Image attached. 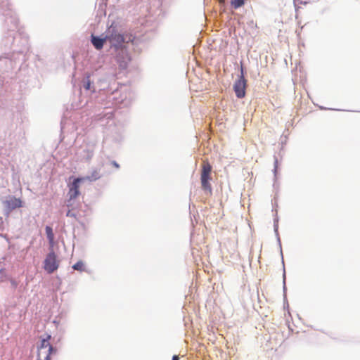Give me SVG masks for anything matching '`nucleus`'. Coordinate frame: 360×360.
<instances>
[{"instance_id":"nucleus-1","label":"nucleus","mask_w":360,"mask_h":360,"mask_svg":"<svg viewBox=\"0 0 360 360\" xmlns=\"http://www.w3.org/2000/svg\"><path fill=\"white\" fill-rule=\"evenodd\" d=\"M212 167L208 160H203L201 165L200 183L202 190L210 194L212 193V191L210 184V181H212Z\"/></svg>"},{"instance_id":"nucleus-2","label":"nucleus","mask_w":360,"mask_h":360,"mask_svg":"<svg viewBox=\"0 0 360 360\" xmlns=\"http://www.w3.org/2000/svg\"><path fill=\"white\" fill-rule=\"evenodd\" d=\"M51 335H47L45 338L41 339L38 346L37 360H51V355L56 352L50 343Z\"/></svg>"},{"instance_id":"nucleus-3","label":"nucleus","mask_w":360,"mask_h":360,"mask_svg":"<svg viewBox=\"0 0 360 360\" xmlns=\"http://www.w3.org/2000/svg\"><path fill=\"white\" fill-rule=\"evenodd\" d=\"M59 260L53 250H51L44 261V269L49 274H53L59 267Z\"/></svg>"},{"instance_id":"nucleus-4","label":"nucleus","mask_w":360,"mask_h":360,"mask_svg":"<svg viewBox=\"0 0 360 360\" xmlns=\"http://www.w3.org/2000/svg\"><path fill=\"white\" fill-rule=\"evenodd\" d=\"M84 181V179H82V177L75 178L74 181L68 185V207L71 205L70 201L76 199L79 195V184Z\"/></svg>"},{"instance_id":"nucleus-5","label":"nucleus","mask_w":360,"mask_h":360,"mask_svg":"<svg viewBox=\"0 0 360 360\" xmlns=\"http://www.w3.org/2000/svg\"><path fill=\"white\" fill-rule=\"evenodd\" d=\"M131 35L128 36L127 34L124 35L117 32H113L108 37V39L114 46L118 47L122 46L123 43L129 42L131 41Z\"/></svg>"},{"instance_id":"nucleus-6","label":"nucleus","mask_w":360,"mask_h":360,"mask_svg":"<svg viewBox=\"0 0 360 360\" xmlns=\"http://www.w3.org/2000/svg\"><path fill=\"white\" fill-rule=\"evenodd\" d=\"M6 212L9 214L13 210L22 207V202L20 198L14 196L10 197L3 202Z\"/></svg>"},{"instance_id":"nucleus-7","label":"nucleus","mask_w":360,"mask_h":360,"mask_svg":"<svg viewBox=\"0 0 360 360\" xmlns=\"http://www.w3.org/2000/svg\"><path fill=\"white\" fill-rule=\"evenodd\" d=\"M246 80L242 73L240 78L236 81L233 89L238 98H242L245 96Z\"/></svg>"},{"instance_id":"nucleus-8","label":"nucleus","mask_w":360,"mask_h":360,"mask_svg":"<svg viewBox=\"0 0 360 360\" xmlns=\"http://www.w3.org/2000/svg\"><path fill=\"white\" fill-rule=\"evenodd\" d=\"M104 42H105V39L97 37L92 36L91 43L93 44V45L94 46V47L96 49H98V50L101 49L103 46Z\"/></svg>"},{"instance_id":"nucleus-9","label":"nucleus","mask_w":360,"mask_h":360,"mask_svg":"<svg viewBox=\"0 0 360 360\" xmlns=\"http://www.w3.org/2000/svg\"><path fill=\"white\" fill-rule=\"evenodd\" d=\"M100 178V174L98 170H94L90 176H86L84 177H82V179H84V181H96Z\"/></svg>"},{"instance_id":"nucleus-10","label":"nucleus","mask_w":360,"mask_h":360,"mask_svg":"<svg viewBox=\"0 0 360 360\" xmlns=\"http://www.w3.org/2000/svg\"><path fill=\"white\" fill-rule=\"evenodd\" d=\"M45 230H46L47 238H48L49 243L52 245L53 243V240H54V234H53L52 228L47 226L46 227Z\"/></svg>"},{"instance_id":"nucleus-11","label":"nucleus","mask_w":360,"mask_h":360,"mask_svg":"<svg viewBox=\"0 0 360 360\" xmlns=\"http://www.w3.org/2000/svg\"><path fill=\"white\" fill-rule=\"evenodd\" d=\"M245 3V0H231V4L235 8L243 6Z\"/></svg>"},{"instance_id":"nucleus-12","label":"nucleus","mask_w":360,"mask_h":360,"mask_svg":"<svg viewBox=\"0 0 360 360\" xmlns=\"http://www.w3.org/2000/svg\"><path fill=\"white\" fill-rule=\"evenodd\" d=\"M72 268L75 269V270H77V271H83L84 270V264L81 261H79L77 262L76 264H75L73 266H72Z\"/></svg>"},{"instance_id":"nucleus-13","label":"nucleus","mask_w":360,"mask_h":360,"mask_svg":"<svg viewBox=\"0 0 360 360\" xmlns=\"http://www.w3.org/2000/svg\"><path fill=\"white\" fill-rule=\"evenodd\" d=\"M66 216L68 217H73V218L77 217V214L75 212H73L71 210H69L68 211V212L66 213Z\"/></svg>"},{"instance_id":"nucleus-14","label":"nucleus","mask_w":360,"mask_h":360,"mask_svg":"<svg viewBox=\"0 0 360 360\" xmlns=\"http://www.w3.org/2000/svg\"><path fill=\"white\" fill-rule=\"evenodd\" d=\"M172 360H179V356H176V355H174V356L172 357Z\"/></svg>"},{"instance_id":"nucleus-15","label":"nucleus","mask_w":360,"mask_h":360,"mask_svg":"<svg viewBox=\"0 0 360 360\" xmlns=\"http://www.w3.org/2000/svg\"><path fill=\"white\" fill-rule=\"evenodd\" d=\"M88 155L89 158H91L92 157V151H88Z\"/></svg>"},{"instance_id":"nucleus-16","label":"nucleus","mask_w":360,"mask_h":360,"mask_svg":"<svg viewBox=\"0 0 360 360\" xmlns=\"http://www.w3.org/2000/svg\"><path fill=\"white\" fill-rule=\"evenodd\" d=\"M120 66L122 68H126V65H120Z\"/></svg>"}]
</instances>
